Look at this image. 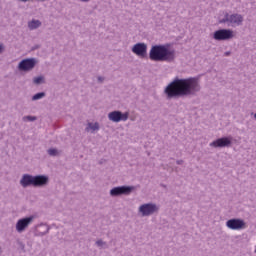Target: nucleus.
<instances>
[{"label":"nucleus","mask_w":256,"mask_h":256,"mask_svg":"<svg viewBox=\"0 0 256 256\" xmlns=\"http://www.w3.org/2000/svg\"><path fill=\"white\" fill-rule=\"evenodd\" d=\"M199 91H201V84H199V78L197 77H175L164 89L167 97H189L197 95Z\"/></svg>","instance_id":"obj_1"},{"label":"nucleus","mask_w":256,"mask_h":256,"mask_svg":"<svg viewBox=\"0 0 256 256\" xmlns=\"http://www.w3.org/2000/svg\"><path fill=\"white\" fill-rule=\"evenodd\" d=\"M171 44H159L151 47L149 59L151 61L173 63L175 61V49H170Z\"/></svg>","instance_id":"obj_2"},{"label":"nucleus","mask_w":256,"mask_h":256,"mask_svg":"<svg viewBox=\"0 0 256 256\" xmlns=\"http://www.w3.org/2000/svg\"><path fill=\"white\" fill-rule=\"evenodd\" d=\"M38 64L39 60L37 58H26L19 62L18 69L24 71V73H28L29 71H33Z\"/></svg>","instance_id":"obj_3"},{"label":"nucleus","mask_w":256,"mask_h":256,"mask_svg":"<svg viewBox=\"0 0 256 256\" xmlns=\"http://www.w3.org/2000/svg\"><path fill=\"white\" fill-rule=\"evenodd\" d=\"M220 24L229 23L230 25H241L243 23V15L241 14H231L225 13L224 18L218 21Z\"/></svg>","instance_id":"obj_4"},{"label":"nucleus","mask_w":256,"mask_h":256,"mask_svg":"<svg viewBox=\"0 0 256 256\" xmlns=\"http://www.w3.org/2000/svg\"><path fill=\"white\" fill-rule=\"evenodd\" d=\"M233 30L231 29H219L213 33V39L215 41H229L233 39Z\"/></svg>","instance_id":"obj_5"},{"label":"nucleus","mask_w":256,"mask_h":256,"mask_svg":"<svg viewBox=\"0 0 256 256\" xmlns=\"http://www.w3.org/2000/svg\"><path fill=\"white\" fill-rule=\"evenodd\" d=\"M131 51L134 55H137V57L145 59V57H147V44L138 42L132 47Z\"/></svg>","instance_id":"obj_6"},{"label":"nucleus","mask_w":256,"mask_h":256,"mask_svg":"<svg viewBox=\"0 0 256 256\" xmlns=\"http://www.w3.org/2000/svg\"><path fill=\"white\" fill-rule=\"evenodd\" d=\"M108 119L113 123H119L120 121H127L129 119V113H121L120 111H113L108 114Z\"/></svg>","instance_id":"obj_7"},{"label":"nucleus","mask_w":256,"mask_h":256,"mask_svg":"<svg viewBox=\"0 0 256 256\" xmlns=\"http://www.w3.org/2000/svg\"><path fill=\"white\" fill-rule=\"evenodd\" d=\"M228 229H232L233 231H241V229H245L247 226L245 225V221L241 219H230L226 222Z\"/></svg>","instance_id":"obj_8"},{"label":"nucleus","mask_w":256,"mask_h":256,"mask_svg":"<svg viewBox=\"0 0 256 256\" xmlns=\"http://www.w3.org/2000/svg\"><path fill=\"white\" fill-rule=\"evenodd\" d=\"M32 222L33 216L20 219L16 224V230L18 231V233H23V231H25V229L28 228L29 224H31Z\"/></svg>","instance_id":"obj_9"},{"label":"nucleus","mask_w":256,"mask_h":256,"mask_svg":"<svg viewBox=\"0 0 256 256\" xmlns=\"http://www.w3.org/2000/svg\"><path fill=\"white\" fill-rule=\"evenodd\" d=\"M157 206L155 204H143L142 206H140V213H142V215L147 216V215H153V213H155V211H157Z\"/></svg>","instance_id":"obj_10"},{"label":"nucleus","mask_w":256,"mask_h":256,"mask_svg":"<svg viewBox=\"0 0 256 256\" xmlns=\"http://www.w3.org/2000/svg\"><path fill=\"white\" fill-rule=\"evenodd\" d=\"M129 193H131V188L127 186L116 187L110 191L112 197H117V195H129Z\"/></svg>","instance_id":"obj_11"},{"label":"nucleus","mask_w":256,"mask_h":256,"mask_svg":"<svg viewBox=\"0 0 256 256\" xmlns=\"http://www.w3.org/2000/svg\"><path fill=\"white\" fill-rule=\"evenodd\" d=\"M231 145V138L224 137L213 141L211 147H229Z\"/></svg>","instance_id":"obj_12"},{"label":"nucleus","mask_w":256,"mask_h":256,"mask_svg":"<svg viewBox=\"0 0 256 256\" xmlns=\"http://www.w3.org/2000/svg\"><path fill=\"white\" fill-rule=\"evenodd\" d=\"M47 181H49V178L46 176H34L32 185L34 187H43V185H47Z\"/></svg>","instance_id":"obj_13"},{"label":"nucleus","mask_w":256,"mask_h":256,"mask_svg":"<svg viewBox=\"0 0 256 256\" xmlns=\"http://www.w3.org/2000/svg\"><path fill=\"white\" fill-rule=\"evenodd\" d=\"M33 178L34 177L31 175H24L20 181L22 187H29V185H33Z\"/></svg>","instance_id":"obj_14"},{"label":"nucleus","mask_w":256,"mask_h":256,"mask_svg":"<svg viewBox=\"0 0 256 256\" xmlns=\"http://www.w3.org/2000/svg\"><path fill=\"white\" fill-rule=\"evenodd\" d=\"M40 26H41L40 20H32L28 23V27L29 29H31V31H33L34 29H39Z\"/></svg>","instance_id":"obj_15"},{"label":"nucleus","mask_w":256,"mask_h":256,"mask_svg":"<svg viewBox=\"0 0 256 256\" xmlns=\"http://www.w3.org/2000/svg\"><path fill=\"white\" fill-rule=\"evenodd\" d=\"M45 83V76H37L33 78V84L34 85H43Z\"/></svg>","instance_id":"obj_16"},{"label":"nucleus","mask_w":256,"mask_h":256,"mask_svg":"<svg viewBox=\"0 0 256 256\" xmlns=\"http://www.w3.org/2000/svg\"><path fill=\"white\" fill-rule=\"evenodd\" d=\"M86 131H99V123H88V127L86 128Z\"/></svg>","instance_id":"obj_17"},{"label":"nucleus","mask_w":256,"mask_h":256,"mask_svg":"<svg viewBox=\"0 0 256 256\" xmlns=\"http://www.w3.org/2000/svg\"><path fill=\"white\" fill-rule=\"evenodd\" d=\"M59 152H57V149L51 148L48 150V154L55 157V155H58Z\"/></svg>","instance_id":"obj_18"},{"label":"nucleus","mask_w":256,"mask_h":256,"mask_svg":"<svg viewBox=\"0 0 256 256\" xmlns=\"http://www.w3.org/2000/svg\"><path fill=\"white\" fill-rule=\"evenodd\" d=\"M35 119H37V118L33 117V116H26V117H24V121H35Z\"/></svg>","instance_id":"obj_19"},{"label":"nucleus","mask_w":256,"mask_h":256,"mask_svg":"<svg viewBox=\"0 0 256 256\" xmlns=\"http://www.w3.org/2000/svg\"><path fill=\"white\" fill-rule=\"evenodd\" d=\"M33 97H45V92L36 93Z\"/></svg>","instance_id":"obj_20"},{"label":"nucleus","mask_w":256,"mask_h":256,"mask_svg":"<svg viewBox=\"0 0 256 256\" xmlns=\"http://www.w3.org/2000/svg\"><path fill=\"white\" fill-rule=\"evenodd\" d=\"M97 80H98V83H103L105 81V77L98 76Z\"/></svg>","instance_id":"obj_21"},{"label":"nucleus","mask_w":256,"mask_h":256,"mask_svg":"<svg viewBox=\"0 0 256 256\" xmlns=\"http://www.w3.org/2000/svg\"><path fill=\"white\" fill-rule=\"evenodd\" d=\"M5 51V46L3 44H0V54Z\"/></svg>","instance_id":"obj_22"},{"label":"nucleus","mask_w":256,"mask_h":256,"mask_svg":"<svg viewBox=\"0 0 256 256\" xmlns=\"http://www.w3.org/2000/svg\"><path fill=\"white\" fill-rule=\"evenodd\" d=\"M96 244H97L98 247H101V246L103 245V241L98 240V241L96 242Z\"/></svg>","instance_id":"obj_23"},{"label":"nucleus","mask_w":256,"mask_h":256,"mask_svg":"<svg viewBox=\"0 0 256 256\" xmlns=\"http://www.w3.org/2000/svg\"><path fill=\"white\" fill-rule=\"evenodd\" d=\"M229 55H231L230 51H227V52L224 53V57H229Z\"/></svg>","instance_id":"obj_24"},{"label":"nucleus","mask_w":256,"mask_h":256,"mask_svg":"<svg viewBox=\"0 0 256 256\" xmlns=\"http://www.w3.org/2000/svg\"><path fill=\"white\" fill-rule=\"evenodd\" d=\"M36 49H39V45H36L32 48V51H35Z\"/></svg>","instance_id":"obj_25"},{"label":"nucleus","mask_w":256,"mask_h":256,"mask_svg":"<svg viewBox=\"0 0 256 256\" xmlns=\"http://www.w3.org/2000/svg\"><path fill=\"white\" fill-rule=\"evenodd\" d=\"M37 99H41V97H33L32 101H37Z\"/></svg>","instance_id":"obj_26"},{"label":"nucleus","mask_w":256,"mask_h":256,"mask_svg":"<svg viewBox=\"0 0 256 256\" xmlns=\"http://www.w3.org/2000/svg\"><path fill=\"white\" fill-rule=\"evenodd\" d=\"M80 1H82V3H89V1L91 0H80Z\"/></svg>","instance_id":"obj_27"},{"label":"nucleus","mask_w":256,"mask_h":256,"mask_svg":"<svg viewBox=\"0 0 256 256\" xmlns=\"http://www.w3.org/2000/svg\"><path fill=\"white\" fill-rule=\"evenodd\" d=\"M255 119H256V114L254 115Z\"/></svg>","instance_id":"obj_28"}]
</instances>
